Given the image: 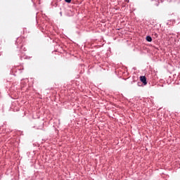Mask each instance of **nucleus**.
<instances>
[{
    "label": "nucleus",
    "instance_id": "nucleus-1",
    "mask_svg": "<svg viewBox=\"0 0 180 180\" xmlns=\"http://www.w3.org/2000/svg\"><path fill=\"white\" fill-rule=\"evenodd\" d=\"M140 80L144 84V85H147V79L146 78V76H141Z\"/></svg>",
    "mask_w": 180,
    "mask_h": 180
},
{
    "label": "nucleus",
    "instance_id": "nucleus-2",
    "mask_svg": "<svg viewBox=\"0 0 180 180\" xmlns=\"http://www.w3.org/2000/svg\"><path fill=\"white\" fill-rule=\"evenodd\" d=\"M146 40H147V41L150 42V41H153V38H151V37H150V36H147Z\"/></svg>",
    "mask_w": 180,
    "mask_h": 180
},
{
    "label": "nucleus",
    "instance_id": "nucleus-3",
    "mask_svg": "<svg viewBox=\"0 0 180 180\" xmlns=\"http://www.w3.org/2000/svg\"><path fill=\"white\" fill-rule=\"evenodd\" d=\"M68 4H71L72 0H65Z\"/></svg>",
    "mask_w": 180,
    "mask_h": 180
},
{
    "label": "nucleus",
    "instance_id": "nucleus-4",
    "mask_svg": "<svg viewBox=\"0 0 180 180\" xmlns=\"http://www.w3.org/2000/svg\"><path fill=\"white\" fill-rule=\"evenodd\" d=\"M155 37H158V34H155Z\"/></svg>",
    "mask_w": 180,
    "mask_h": 180
},
{
    "label": "nucleus",
    "instance_id": "nucleus-5",
    "mask_svg": "<svg viewBox=\"0 0 180 180\" xmlns=\"http://www.w3.org/2000/svg\"><path fill=\"white\" fill-rule=\"evenodd\" d=\"M127 2H129V0H127Z\"/></svg>",
    "mask_w": 180,
    "mask_h": 180
},
{
    "label": "nucleus",
    "instance_id": "nucleus-6",
    "mask_svg": "<svg viewBox=\"0 0 180 180\" xmlns=\"http://www.w3.org/2000/svg\"><path fill=\"white\" fill-rule=\"evenodd\" d=\"M127 2H129V0H127Z\"/></svg>",
    "mask_w": 180,
    "mask_h": 180
}]
</instances>
